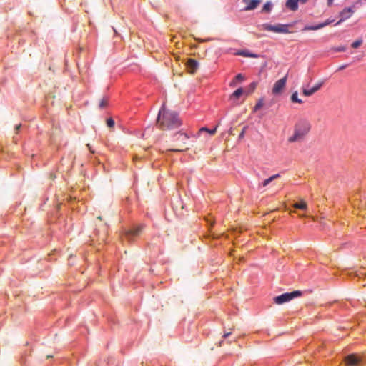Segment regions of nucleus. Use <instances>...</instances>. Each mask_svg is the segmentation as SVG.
<instances>
[{"mask_svg":"<svg viewBox=\"0 0 366 366\" xmlns=\"http://www.w3.org/2000/svg\"><path fill=\"white\" fill-rule=\"evenodd\" d=\"M157 124L161 129L172 130L177 129L181 125V121L177 113L166 110L163 104L159 112Z\"/></svg>","mask_w":366,"mask_h":366,"instance_id":"obj_1","label":"nucleus"},{"mask_svg":"<svg viewBox=\"0 0 366 366\" xmlns=\"http://www.w3.org/2000/svg\"><path fill=\"white\" fill-rule=\"evenodd\" d=\"M310 129V124L306 120H302L297 122L295 126L294 134L288 141L290 142H299L308 133Z\"/></svg>","mask_w":366,"mask_h":366,"instance_id":"obj_2","label":"nucleus"},{"mask_svg":"<svg viewBox=\"0 0 366 366\" xmlns=\"http://www.w3.org/2000/svg\"><path fill=\"white\" fill-rule=\"evenodd\" d=\"M262 29L268 31H272L278 34H288L289 31V25L287 24H277L275 25H272L269 24H264L262 25Z\"/></svg>","mask_w":366,"mask_h":366,"instance_id":"obj_3","label":"nucleus"},{"mask_svg":"<svg viewBox=\"0 0 366 366\" xmlns=\"http://www.w3.org/2000/svg\"><path fill=\"white\" fill-rule=\"evenodd\" d=\"M142 229V226H135L132 229L126 230L124 235L122 237V241L127 240L129 242H133L137 237L139 236Z\"/></svg>","mask_w":366,"mask_h":366,"instance_id":"obj_4","label":"nucleus"},{"mask_svg":"<svg viewBox=\"0 0 366 366\" xmlns=\"http://www.w3.org/2000/svg\"><path fill=\"white\" fill-rule=\"evenodd\" d=\"M300 295L301 292L299 290H295L291 292H286L274 297V301L277 305H282L285 302H289L295 297L300 296Z\"/></svg>","mask_w":366,"mask_h":366,"instance_id":"obj_5","label":"nucleus"},{"mask_svg":"<svg viewBox=\"0 0 366 366\" xmlns=\"http://www.w3.org/2000/svg\"><path fill=\"white\" fill-rule=\"evenodd\" d=\"M361 358L355 354L345 356V365L357 366L361 362Z\"/></svg>","mask_w":366,"mask_h":366,"instance_id":"obj_6","label":"nucleus"},{"mask_svg":"<svg viewBox=\"0 0 366 366\" xmlns=\"http://www.w3.org/2000/svg\"><path fill=\"white\" fill-rule=\"evenodd\" d=\"M287 82V75L280 79V80L277 81L272 88V93L274 94H280L282 89L285 88V84Z\"/></svg>","mask_w":366,"mask_h":366,"instance_id":"obj_7","label":"nucleus"},{"mask_svg":"<svg viewBox=\"0 0 366 366\" xmlns=\"http://www.w3.org/2000/svg\"><path fill=\"white\" fill-rule=\"evenodd\" d=\"M243 2L247 4L244 11H251L256 9L261 2V0H243Z\"/></svg>","mask_w":366,"mask_h":366,"instance_id":"obj_8","label":"nucleus"},{"mask_svg":"<svg viewBox=\"0 0 366 366\" xmlns=\"http://www.w3.org/2000/svg\"><path fill=\"white\" fill-rule=\"evenodd\" d=\"M292 206L294 209L302 211H307L308 209L307 202L302 199H300L298 202H294Z\"/></svg>","mask_w":366,"mask_h":366,"instance_id":"obj_9","label":"nucleus"},{"mask_svg":"<svg viewBox=\"0 0 366 366\" xmlns=\"http://www.w3.org/2000/svg\"><path fill=\"white\" fill-rule=\"evenodd\" d=\"M244 92L242 88L237 89L230 95L229 100L234 104H237L239 98L244 94Z\"/></svg>","mask_w":366,"mask_h":366,"instance_id":"obj_10","label":"nucleus"},{"mask_svg":"<svg viewBox=\"0 0 366 366\" xmlns=\"http://www.w3.org/2000/svg\"><path fill=\"white\" fill-rule=\"evenodd\" d=\"M187 67L189 73L194 74L198 68V62L192 59H189L187 63Z\"/></svg>","mask_w":366,"mask_h":366,"instance_id":"obj_11","label":"nucleus"},{"mask_svg":"<svg viewBox=\"0 0 366 366\" xmlns=\"http://www.w3.org/2000/svg\"><path fill=\"white\" fill-rule=\"evenodd\" d=\"M280 177V176L279 174H274V175L271 176L268 179H266L265 180H264L262 182V184H260L259 185V189H260L262 187H264L268 186L271 182H272L274 180L277 179Z\"/></svg>","mask_w":366,"mask_h":366,"instance_id":"obj_12","label":"nucleus"},{"mask_svg":"<svg viewBox=\"0 0 366 366\" xmlns=\"http://www.w3.org/2000/svg\"><path fill=\"white\" fill-rule=\"evenodd\" d=\"M298 1L299 0H287L286 2V6L291 11H296L298 9Z\"/></svg>","mask_w":366,"mask_h":366,"instance_id":"obj_13","label":"nucleus"},{"mask_svg":"<svg viewBox=\"0 0 366 366\" xmlns=\"http://www.w3.org/2000/svg\"><path fill=\"white\" fill-rule=\"evenodd\" d=\"M239 55L244 56V57H252V58H257L258 55L254 53H252L249 51H240L237 53Z\"/></svg>","mask_w":366,"mask_h":366,"instance_id":"obj_14","label":"nucleus"},{"mask_svg":"<svg viewBox=\"0 0 366 366\" xmlns=\"http://www.w3.org/2000/svg\"><path fill=\"white\" fill-rule=\"evenodd\" d=\"M322 28H323V25H322V24H318L315 26H306L303 30L304 31H315V30L320 29Z\"/></svg>","mask_w":366,"mask_h":366,"instance_id":"obj_15","label":"nucleus"},{"mask_svg":"<svg viewBox=\"0 0 366 366\" xmlns=\"http://www.w3.org/2000/svg\"><path fill=\"white\" fill-rule=\"evenodd\" d=\"M355 12V6H352L351 7L347 8V9H345V20L347 18H349L352 13Z\"/></svg>","mask_w":366,"mask_h":366,"instance_id":"obj_16","label":"nucleus"},{"mask_svg":"<svg viewBox=\"0 0 366 366\" xmlns=\"http://www.w3.org/2000/svg\"><path fill=\"white\" fill-rule=\"evenodd\" d=\"M291 101L294 103L302 104V100L299 99L297 92H295L291 95Z\"/></svg>","mask_w":366,"mask_h":366,"instance_id":"obj_17","label":"nucleus"},{"mask_svg":"<svg viewBox=\"0 0 366 366\" xmlns=\"http://www.w3.org/2000/svg\"><path fill=\"white\" fill-rule=\"evenodd\" d=\"M217 131V127L213 129H209L207 127H202L199 131V134H201L202 132H205L209 134L210 135H213L215 134Z\"/></svg>","mask_w":366,"mask_h":366,"instance_id":"obj_18","label":"nucleus"},{"mask_svg":"<svg viewBox=\"0 0 366 366\" xmlns=\"http://www.w3.org/2000/svg\"><path fill=\"white\" fill-rule=\"evenodd\" d=\"M187 139L188 136L186 134L179 133L178 134L177 140L181 141L183 144H186Z\"/></svg>","mask_w":366,"mask_h":366,"instance_id":"obj_19","label":"nucleus"},{"mask_svg":"<svg viewBox=\"0 0 366 366\" xmlns=\"http://www.w3.org/2000/svg\"><path fill=\"white\" fill-rule=\"evenodd\" d=\"M302 92L305 96L310 97V96L312 95L314 93H315V91L312 88H311L310 89L304 88L302 89Z\"/></svg>","mask_w":366,"mask_h":366,"instance_id":"obj_20","label":"nucleus"},{"mask_svg":"<svg viewBox=\"0 0 366 366\" xmlns=\"http://www.w3.org/2000/svg\"><path fill=\"white\" fill-rule=\"evenodd\" d=\"M264 104V102H263V100L262 99H259L257 104H255L254 107V112H256L257 110H259L261 107H262Z\"/></svg>","mask_w":366,"mask_h":366,"instance_id":"obj_21","label":"nucleus"},{"mask_svg":"<svg viewBox=\"0 0 366 366\" xmlns=\"http://www.w3.org/2000/svg\"><path fill=\"white\" fill-rule=\"evenodd\" d=\"M271 9H272V4H271V3H270V2H267V3L264 5V6H263V8H262V11H263L269 12V11H270Z\"/></svg>","mask_w":366,"mask_h":366,"instance_id":"obj_22","label":"nucleus"},{"mask_svg":"<svg viewBox=\"0 0 366 366\" xmlns=\"http://www.w3.org/2000/svg\"><path fill=\"white\" fill-rule=\"evenodd\" d=\"M362 41L361 39H358V40H356L352 44V47L354 48V49H357L358 48L359 46H360V45L362 44Z\"/></svg>","mask_w":366,"mask_h":366,"instance_id":"obj_23","label":"nucleus"},{"mask_svg":"<svg viewBox=\"0 0 366 366\" xmlns=\"http://www.w3.org/2000/svg\"><path fill=\"white\" fill-rule=\"evenodd\" d=\"M244 79V76L241 74H239L236 76L235 77V80L233 81L232 83H231V85H234L235 84V81H241Z\"/></svg>","mask_w":366,"mask_h":366,"instance_id":"obj_24","label":"nucleus"},{"mask_svg":"<svg viewBox=\"0 0 366 366\" xmlns=\"http://www.w3.org/2000/svg\"><path fill=\"white\" fill-rule=\"evenodd\" d=\"M322 86V82H319L315 84L312 88L316 92H317Z\"/></svg>","mask_w":366,"mask_h":366,"instance_id":"obj_25","label":"nucleus"},{"mask_svg":"<svg viewBox=\"0 0 366 366\" xmlns=\"http://www.w3.org/2000/svg\"><path fill=\"white\" fill-rule=\"evenodd\" d=\"M107 124L109 127H112L114 125V121L112 118H109L107 120Z\"/></svg>","mask_w":366,"mask_h":366,"instance_id":"obj_26","label":"nucleus"},{"mask_svg":"<svg viewBox=\"0 0 366 366\" xmlns=\"http://www.w3.org/2000/svg\"><path fill=\"white\" fill-rule=\"evenodd\" d=\"M334 21H335L334 19H327L325 22L321 23V24H322V25H323V27H325V26L332 24V22H334Z\"/></svg>","mask_w":366,"mask_h":366,"instance_id":"obj_27","label":"nucleus"},{"mask_svg":"<svg viewBox=\"0 0 366 366\" xmlns=\"http://www.w3.org/2000/svg\"><path fill=\"white\" fill-rule=\"evenodd\" d=\"M334 21H335L334 19H327L325 22L321 23V24H322V25H323V27H325V26L332 24V22H334Z\"/></svg>","mask_w":366,"mask_h":366,"instance_id":"obj_28","label":"nucleus"},{"mask_svg":"<svg viewBox=\"0 0 366 366\" xmlns=\"http://www.w3.org/2000/svg\"><path fill=\"white\" fill-rule=\"evenodd\" d=\"M107 99H102V100H101V102H100V103H99V107H100L101 108H104V107H106V106H107Z\"/></svg>","mask_w":366,"mask_h":366,"instance_id":"obj_29","label":"nucleus"},{"mask_svg":"<svg viewBox=\"0 0 366 366\" xmlns=\"http://www.w3.org/2000/svg\"><path fill=\"white\" fill-rule=\"evenodd\" d=\"M245 131H246V127H244L242 132L239 134V139H242L244 137Z\"/></svg>","mask_w":366,"mask_h":366,"instance_id":"obj_30","label":"nucleus"},{"mask_svg":"<svg viewBox=\"0 0 366 366\" xmlns=\"http://www.w3.org/2000/svg\"><path fill=\"white\" fill-rule=\"evenodd\" d=\"M249 86L251 88V91L253 92L254 90V89L256 88V83L255 82L251 83Z\"/></svg>","mask_w":366,"mask_h":366,"instance_id":"obj_31","label":"nucleus"},{"mask_svg":"<svg viewBox=\"0 0 366 366\" xmlns=\"http://www.w3.org/2000/svg\"><path fill=\"white\" fill-rule=\"evenodd\" d=\"M299 217H301V218H302V217H307V215H306V214H299Z\"/></svg>","mask_w":366,"mask_h":366,"instance_id":"obj_32","label":"nucleus"},{"mask_svg":"<svg viewBox=\"0 0 366 366\" xmlns=\"http://www.w3.org/2000/svg\"><path fill=\"white\" fill-rule=\"evenodd\" d=\"M20 127H21V124H19V125L16 126L15 129H16V130H19Z\"/></svg>","mask_w":366,"mask_h":366,"instance_id":"obj_33","label":"nucleus"},{"mask_svg":"<svg viewBox=\"0 0 366 366\" xmlns=\"http://www.w3.org/2000/svg\"><path fill=\"white\" fill-rule=\"evenodd\" d=\"M229 334H230L229 332H228V333H225V334L224 335V338H226L227 337H228V336L229 335Z\"/></svg>","mask_w":366,"mask_h":366,"instance_id":"obj_34","label":"nucleus"},{"mask_svg":"<svg viewBox=\"0 0 366 366\" xmlns=\"http://www.w3.org/2000/svg\"><path fill=\"white\" fill-rule=\"evenodd\" d=\"M342 21L343 19L341 18L336 24H340Z\"/></svg>","mask_w":366,"mask_h":366,"instance_id":"obj_35","label":"nucleus"},{"mask_svg":"<svg viewBox=\"0 0 366 366\" xmlns=\"http://www.w3.org/2000/svg\"><path fill=\"white\" fill-rule=\"evenodd\" d=\"M333 0H327L328 4L330 5L332 3Z\"/></svg>","mask_w":366,"mask_h":366,"instance_id":"obj_36","label":"nucleus"},{"mask_svg":"<svg viewBox=\"0 0 366 366\" xmlns=\"http://www.w3.org/2000/svg\"><path fill=\"white\" fill-rule=\"evenodd\" d=\"M344 272H345V274H346V269H345V270H344ZM350 274H351V273H350V272H347V275H350Z\"/></svg>","mask_w":366,"mask_h":366,"instance_id":"obj_37","label":"nucleus"},{"mask_svg":"<svg viewBox=\"0 0 366 366\" xmlns=\"http://www.w3.org/2000/svg\"><path fill=\"white\" fill-rule=\"evenodd\" d=\"M302 3H305L307 1V0H300Z\"/></svg>","mask_w":366,"mask_h":366,"instance_id":"obj_38","label":"nucleus"},{"mask_svg":"<svg viewBox=\"0 0 366 366\" xmlns=\"http://www.w3.org/2000/svg\"><path fill=\"white\" fill-rule=\"evenodd\" d=\"M183 149H173V151H182Z\"/></svg>","mask_w":366,"mask_h":366,"instance_id":"obj_39","label":"nucleus"}]
</instances>
